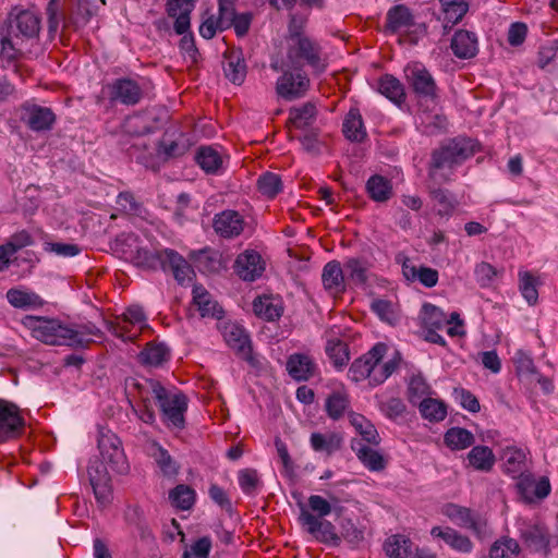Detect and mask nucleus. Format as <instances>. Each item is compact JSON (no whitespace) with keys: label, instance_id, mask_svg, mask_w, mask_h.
I'll list each match as a JSON object with an SVG mask.
<instances>
[{"label":"nucleus","instance_id":"f257e3e1","mask_svg":"<svg viewBox=\"0 0 558 558\" xmlns=\"http://www.w3.org/2000/svg\"><path fill=\"white\" fill-rule=\"evenodd\" d=\"M22 323L33 338L48 345H85L89 337L100 335L92 324L73 328L59 319L41 316H26Z\"/></svg>","mask_w":558,"mask_h":558},{"label":"nucleus","instance_id":"f03ea898","mask_svg":"<svg viewBox=\"0 0 558 558\" xmlns=\"http://www.w3.org/2000/svg\"><path fill=\"white\" fill-rule=\"evenodd\" d=\"M306 19L293 15L289 24L286 38L287 56L286 66L302 69L311 66L315 72L320 73L327 68V58L320 45L304 32Z\"/></svg>","mask_w":558,"mask_h":558},{"label":"nucleus","instance_id":"7ed1b4c3","mask_svg":"<svg viewBox=\"0 0 558 558\" xmlns=\"http://www.w3.org/2000/svg\"><path fill=\"white\" fill-rule=\"evenodd\" d=\"M388 347L378 342L351 364L348 376L354 383L367 380L369 386L383 384L398 367L396 357H386Z\"/></svg>","mask_w":558,"mask_h":558},{"label":"nucleus","instance_id":"20e7f679","mask_svg":"<svg viewBox=\"0 0 558 558\" xmlns=\"http://www.w3.org/2000/svg\"><path fill=\"white\" fill-rule=\"evenodd\" d=\"M478 149L477 142L471 138L458 137L449 141L433 151L428 169L429 178L438 184L448 182L453 167L472 157Z\"/></svg>","mask_w":558,"mask_h":558},{"label":"nucleus","instance_id":"39448f33","mask_svg":"<svg viewBox=\"0 0 558 558\" xmlns=\"http://www.w3.org/2000/svg\"><path fill=\"white\" fill-rule=\"evenodd\" d=\"M146 385L148 391L158 401L165 422L168 425L182 428L184 412L187 409L186 397L181 392L167 389L157 380L149 379Z\"/></svg>","mask_w":558,"mask_h":558},{"label":"nucleus","instance_id":"423d86ee","mask_svg":"<svg viewBox=\"0 0 558 558\" xmlns=\"http://www.w3.org/2000/svg\"><path fill=\"white\" fill-rule=\"evenodd\" d=\"M106 326L116 337L133 341L148 327L147 316L140 305H131L113 320H106Z\"/></svg>","mask_w":558,"mask_h":558},{"label":"nucleus","instance_id":"0eeeda50","mask_svg":"<svg viewBox=\"0 0 558 558\" xmlns=\"http://www.w3.org/2000/svg\"><path fill=\"white\" fill-rule=\"evenodd\" d=\"M284 62L281 64L278 62L271 63V69L282 71V74L278 77L276 83V93L287 100H293L304 96L310 87V78L301 69H295V72H291L284 70Z\"/></svg>","mask_w":558,"mask_h":558},{"label":"nucleus","instance_id":"6e6552de","mask_svg":"<svg viewBox=\"0 0 558 558\" xmlns=\"http://www.w3.org/2000/svg\"><path fill=\"white\" fill-rule=\"evenodd\" d=\"M156 268L160 267L163 271L171 272L177 282L181 286L190 284L195 272L187 260L178 252L171 248H163L155 252Z\"/></svg>","mask_w":558,"mask_h":558},{"label":"nucleus","instance_id":"1a4fd4ad","mask_svg":"<svg viewBox=\"0 0 558 558\" xmlns=\"http://www.w3.org/2000/svg\"><path fill=\"white\" fill-rule=\"evenodd\" d=\"M116 250L120 252L126 260L132 262L138 267L146 269H156L155 253L143 248L140 239L134 233H122L116 240Z\"/></svg>","mask_w":558,"mask_h":558},{"label":"nucleus","instance_id":"9d476101","mask_svg":"<svg viewBox=\"0 0 558 558\" xmlns=\"http://www.w3.org/2000/svg\"><path fill=\"white\" fill-rule=\"evenodd\" d=\"M25 428L23 410L0 398V444L20 437Z\"/></svg>","mask_w":558,"mask_h":558},{"label":"nucleus","instance_id":"9b49d317","mask_svg":"<svg viewBox=\"0 0 558 558\" xmlns=\"http://www.w3.org/2000/svg\"><path fill=\"white\" fill-rule=\"evenodd\" d=\"M98 449L104 462L108 463L113 471L124 473L128 470V462L121 447V441L111 430L99 429Z\"/></svg>","mask_w":558,"mask_h":558},{"label":"nucleus","instance_id":"f8f14e48","mask_svg":"<svg viewBox=\"0 0 558 558\" xmlns=\"http://www.w3.org/2000/svg\"><path fill=\"white\" fill-rule=\"evenodd\" d=\"M441 513L453 524L470 530L478 538L484 537L487 532L486 521L475 515L470 508L447 504L441 508Z\"/></svg>","mask_w":558,"mask_h":558},{"label":"nucleus","instance_id":"ddd939ff","mask_svg":"<svg viewBox=\"0 0 558 558\" xmlns=\"http://www.w3.org/2000/svg\"><path fill=\"white\" fill-rule=\"evenodd\" d=\"M414 28V37H411V43H415L417 36L425 34L426 27L424 24L415 22L414 14L410 8L404 4H397L390 8L386 15V28L392 33H400Z\"/></svg>","mask_w":558,"mask_h":558},{"label":"nucleus","instance_id":"4468645a","mask_svg":"<svg viewBox=\"0 0 558 558\" xmlns=\"http://www.w3.org/2000/svg\"><path fill=\"white\" fill-rule=\"evenodd\" d=\"M10 25V35H13L15 39L20 36L25 38H33L38 35L40 29V16L34 10H21L14 8L8 17Z\"/></svg>","mask_w":558,"mask_h":558},{"label":"nucleus","instance_id":"2eb2a0df","mask_svg":"<svg viewBox=\"0 0 558 558\" xmlns=\"http://www.w3.org/2000/svg\"><path fill=\"white\" fill-rule=\"evenodd\" d=\"M226 343L235 351V353L250 364H254L255 360L252 354V347L245 330L235 323H223L219 326Z\"/></svg>","mask_w":558,"mask_h":558},{"label":"nucleus","instance_id":"dca6fc26","mask_svg":"<svg viewBox=\"0 0 558 558\" xmlns=\"http://www.w3.org/2000/svg\"><path fill=\"white\" fill-rule=\"evenodd\" d=\"M110 101L134 106L143 98L140 84L131 78H117L106 86Z\"/></svg>","mask_w":558,"mask_h":558},{"label":"nucleus","instance_id":"f3484780","mask_svg":"<svg viewBox=\"0 0 558 558\" xmlns=\"http://www.w3.org/2000/svg\"><path fill=\"white\" fill-rule=\"evenodd\" d=\"M405 77L413 90L425 97H433L436 84L427 69L418 62L410 63L404 69Z\"/></svg>","mask_w":558,"mask_h":558},{"label":"nucleus","instance_id":"a211bd4d","mask_svg":"<svg viewBox=\"0 0 558 558\" xmlns=\"http://www.w3.org/2000/svg\"><path fill=\"white\" fill-rule=\"evenodd\" d=\"M430 535L434 538L441 539L449 548L459 554L470 555L474 550L472 539L451 526H434L430 530Z\"/></svg>","mask_w":558,"mask_h":558},{"label":"nucleus","instance_id":"6ab92c4d","mask_svg":"<svg viewBox=\"0 0 558 558\" xmlns=\"http://www.w3.org/2000/svg\"><path fill=\"white\" fill-rule=\"evenodd\" d=\"M265 270V262L259 253L254 250H246L239 254L234 263V271L245 281H254Z\"/></svg>","mask_w":558,"mask_h":558},{"label":"nucleus","instance_id":"aec40b11","mask_svg":"<svg viewBox=\"0 0 558 558\" xmlns=\"http://www.w3.org/2000/svg\"><path fill=\"white\" fill-rule=\"evenodd\" d=\"M213 227L221 238L232 239L243 232L245 221L240 213L228 209L215 216Z\"/></svg>","mask_w":558,"mask_h":558},{"label":"nucleus","instance_id":"412c9836","mask_svg":"<svg viewBox=\"0 0 558 558\" xmlns=\"http://www.w3.org/2000/svg\"><path fill=\"white\" fill-rule=\"evenodd\" d=\"M87 473L96 498L100 502H106L111 493V478L104 462L98 460L92 461L87 469Z\"/></svg>","mask_w":558,"mask_h":558},{"label":"nucleus","instance_id":"4be33fe9","mask_svg":"<svg viewBox=\"0 0 558 558\" xmlns=\"http://www.w3.org/2000/svg\"><path fill=\"white\" fill-rule=\"evenodd\" d=\"M288 374L298 381H306L317 373V365L307 353L291 354L286 364Z\"/></svg>","mask_w":558,"mask_h":558},{"label":"nucleus","instance_id":"5701e85b","mask_svg":"<svg viewBox=\"0 0 558 558\" xmlns=\"http://www.w3.org/2000/svg\"><path fill=\"white\" fill-rule=\"evenodd\" d=\"M23 109L25 111V122L31 130L40 132L52 129L56 114L50 108L26 104Z\"/></svg>","mask_w":558,"mask_h":558},{"label":"nucleus","instance_id":"b1692460","mask_svg":"<svg viewBox=\"0 0 558 558\" xmlns=\"http://www.w3.org/2000/svg\"><path fill=\"white\" fill-rule=\"evenodd\" d=\"M193 305L202 317L220 319L223 314L222 307L214 300L213 295L202 286L193 288Z\"/></svg>","mask_w":558,"mask_h":558},{"label":"nucleus","instance_id":"393cba45","mask_svg":"<svg viewBox=\"0 0 558 558\" xmlns=\"http://www.w3.org/2000/svg\"><path fill=\"white\" fill-rule=\"evenodd\" d=\"M415 546L409 536L392 534L385 539L383 550L389 558H411L415 553Z\"/></svg>","mask_w":558,"mask_h":558},{"label":"nucleus","instance_id":"a878e982","mask_svg":"<svg viewBox=\"0 0 558 558\" xmlns=\"http://www.w3.org/2000/svg\"><path fill=\"white\" fill-rule=\"evenodd\" d=\"M349 407L350 396L343 385L330 392L325 400V411L333 421L341 418Z\"/></svg>","mask_w":558,"mask_h":558},{"label":"nucleus","instance_id":"bb28decb","mask_svg":"<svg viewBox=\"0 0 558 558\" xmlns=\"http://www.w3.org/2000/svg\"><path fill=\"white\" fill-rule=\"evenodd\" d=\"M253 310L258 317L274 322L283 314V303L280 298L263 295L253 302Z\"/></svg>","mask_w":558,"mask_h":558},{"label":"nucleus","instance_id":"cd10ccee","mask_svg":"<svg viewBox=\"0 0 558 558\" xmlns=\"http://www.w3.org/2000/svg\"><path fill=\"white\" fill-rule=\"evenodd\" d=\"M322 281L325 290L331 295H337L344 291V276L339 262L331 260L324 266Z\"/></svg>","mask_w":558,"mask_h":558},{"label":"nucleus","instance_id":"c85d7f7f","mask_svg":"<svg viewBox=\"0 0 558 558\" xmlns=\"http://www.w3.org/2000/svg\"><path fill=\"white\" fill-rule=\"evenodd\" d=\"M342 437L335 432L313 433L310 437V444L314 451L331 456L342 447Z\"/></svg>","mask_w":558,"mask_h":558},{"label":"nucleus","instance_id":"c756f323","mask_svg":"<svg viewBox=\"0 0 558 558\" xmlns=\"http://www.w3.org/2000/svg\"><path fill=\"white\" fill-rule=\"evenodd\" d=\"M453 53L461 59L472 58L477 52V38L474 33L469 31H458L451 40Z\"/></svg>","mask_w":558,"mask_h":558},{"label":"nucleus","instance_id":"7c9ffc66","mask_svg":"<svg viewBox=\"0 0 558 558\" xmlns=\"http://www.w3.org/2000/svg\"><path fill=\"white\" fill-rule=\"evenodd\" d=\"M148 454L154 459L161 474L167 477H174L179 472V464L158 442H151L148 448Z\"/></svg>","mask_w":558,"mask_h":558},{"label":"nucleus","instance_id":"2f4dec72","mask_svg":"<svg viewBox=\"0 0 558 558\" xmlns=\"http://www.w3.org/2000/svg\"><path fill=\"white\" fill-rule=\"evenodd\" d=\"M440 19L445 23V27L458 24L469 11V2L466 0H439Z\"/></svg>","mask_w":558,"mask_h":558},{"label":"nucleus","instance_id":"473e14b6","mask_svg":"<svg viewBox=\"0 0 558 558\" xmlns=\"http://www.w3.org/2000/svg\"><path fill=\"white\" fill-rule=\"evenodd\" d=\"M501 460L504 461V470L512 477L522 475L525 471V452L522 449L507 447L502 451Z\"/></svg>","mask_w":558,"mask_h":558},{"label":"nucleus","instance_id":"72a5a7b5","mask_svg":"<svg viewBox=\"0 0 558 558\" xmlns=\"http://www.w3.org/2000/svg\"><path fill=\"white\" fill-rule=\"evenodd\" d=\"M9 303L16 308H38L44 305L43 299L35 292L14 288L7 292Z\"/></svg>","mask_w":558,"mask_h":558},{"label":"nucleus","instance_id":"f704fd0d","mask_svg":"<svg viewBox=\"0 0 558 558\" xmlns=\"http://www.w3.org/2000/svg\"><path fill=\"white\" fill-rule=\"evenodd\" d=\"M142 364L150 367L161 366L169 359V350L162 343L149 342L138 355Z\"/></svg>","mask_w":558,"mask_h":558},{"label":"nucleus","instance_id":"c9c22d12","mask_svg":"<svg viewBox=\"0 0 558 558\" xmlns=\"http://www.w3.org/2000/svg\"><path fill=\"white\" fill-rule=\"evenodd\" d=\"M469 465L482 472H489L495 464V454L487 446H474L468 453Z\"/></svg>","mask_w":558,"mask_h":558},{"label":"nucleus","instance_id":"e433bc0d","mask_svg":"<svg viewBox=\"0 0 558 558\" xmlns=\"http://www.w3.org/2000/svg\"><path fill=\"white\" fill-rule=\"evenodd\" d=\"M322 517L315 515L308 509L302 507L300 521L308 533L314 535L316 538L326 537L330 534L332 525L329 522L323 521Z\"/></svg>","mask_w":558,"mask_h":558},{"label":"nucleus","instance_id":"4c0bfd02","mask_svg":"<svg viewBox=\"0 0 558 558\" xmlns=\"http://www.w3.org/2000/svg\"><path fill=\"white\" fill-rule=\"evenodd\" d=\"M474 441V435L462 427H451L444 435L445 445L453 451L464 450L471 447Z\"/></svg>","mask_w":558,"mask_h":558},{"label":"nucleus","instance_id":"58836bf2","mask_svg":"<svg viewBox=\"0 0 558 558\" xmlns=\"http://www.w3.org/2000/svg\"><path fill=\"white\" fill-rule=\"evenodd\" d=\"M196 161L207 173H216L223 165V156L211 146H203L198 149Z\"/></svg>","mask_w":558,"mask_h":558},{"label":"nucleus","instance_id":"ea45409f","mask_svg":"<svg viewBox=\"0 0 558 558\" xmlns=\"http://www.w3.org/2000/svg\"><path fill=\"white\" fill-rule=\"evenodd\" d=\"M343 134L350 141L361 142L366 131L363 124L362 116L355 108L350 109L343 121Z\"/></svg>","mask_w":558,"mask_h":558},{"label":"nucleus","instance_id":"a19ab883","mask_svg":"<svg viewBox=\"0 0 558 558\" xmlns=\"http://www.w3.org/2000/svg\"><path fill=\"white\" fill-rule=\"evenodd\" d=\"M316 119V107L313 104H303L300 107L290 109L289 124L302 130L314 123Z\"/></svg>","mask_w":558,"mask_h":558},{"label":"nucleus","instance_id":"79ce46f5","mask_svg":"<svg viewBox=\"0 0 558 558\" xmlns=\"http://www.w3.org/2000/svg\"><path fill=\"white\" fill-rule=\"evenodd\" d=\"M378 90L395 104H401L405 98L404 88L401 82L389 74L379 78Z\"/></svg>","mask_w":558,"mask_h":558},{"label":"nucleus","instance_id":"37998d69","mask_svg":"<svg viewBox=\"0 0 558 558\" xmlns=\"http://www.w3.org/2000/svg\"><path fill=\"white\" fill-rule=\"evenodd\" d=\"M325 350L332 365L338 369H342L350 361L348 344L340 339H328Z\"/></svg>","mask_w":558,"mask_h":558},{"label":"nucleus","instance_id":"c03bdc74","mask_svg":"<svg viewBox=\"0 0 558 558\" xmlns=\"http://www.w3.org/2000/svg\"><path fill=\"white\" fill-rule=\"evenodd\" d=\"M421 415L429 422H441L447 416V405L442 400L425 398L418 404Z\"/></svg>","mask_w":558,"mask_h":558},{"label":"nucleus","instance_id":"a18cd8bd","mask_svg":"<svg viewBox=\"0 0 558 558\" xmlns=\"http://www.w3.org/2000/svg\"><path fill=\"white\" fill-rule=\"evenodd\" d=\"M349 421L356 433H359L365 441L373 445H377L379 442L377 429L364 415L352 412L349 414Z\"/></svg>","mask_w":558,"mask_h":558},{"label":"nucleus","instance_id":"49530a36","mask_svg":"<svg viewBox=\"0 0 558 558\" xmlns=\"http://www.w3.org/2000/svg\"><path fill=\"white\" fill-rule=\"evenodd\" d=\"M353 449L356 451L359 460L369 471L378 472L385 469L386 460L377 450L362 444L353 447Z\"/></svg>","mask_w":558,"mask_h":558},{"label":"nucleus","instance_id":"de8ad7c7","mask_svg":"<svg viewBox=\"0 0 558 558\" xmlns=\"http://www.w3.org/2000/svg\"><path fill=\"white\" fill-rule=\"evenodd\" d=\"M225 74L234 84H242L246 75V65L239 52L226 56Z\"/></svg>","mask_w":558,"mask_h":558},{"label":"nucleus","instance_id":"09e8293b","mask_svg":"<svg viewBox=\"0 0 558 558\" xmlns=\"http://www.w3.org/2000/svg\"><path fill=\"white\" fill-rule=\"evenodd\" d=\"M367 192L375 202H387L392 195V185L381 175H373L367 181Z\"/></svg>","mask_w":558,"mask_h":558},{"label":"nucleus","instance_id":"8fccbe9b","mask_svg":"<svg viewBox=\"0 0 558 558\" xmlns=\"http://www.w3.org/2000/svg\"><path fill=\"white\" fill-rule=\"evenodd\" d=\"M522 537L534 550L545 549L549 542L548 532L542 524L527 525L522 531Z\"/></svg>","mask_w":558,"mask_h":558},{"label":"nucleus","instance_id":"3c124183","mask_svg":"<svg viewBox=\"0 0 558 558\" xmlns=\"http://www.w3.org/2000/svg\"><path fill=\"white\" fill-rule=\"evenodd\" d=\"M232 25V20L218 14H211L203 21L199 26V34L205 39H211L217 32H222Z\"/></svg>","mask_w":558,"mask_h":558},{"label":"nucleus","instance_id":"603ef678","mask_svg":"<svg viewBox=\"0 0 558 558\" xmlns=\"http://www.w3.org/2000/svg\"><path fill=\"white\" fill-rule=\"evenodd\" d=\"M538 283L537 278L530 271H519V290L530 305H535L538 301Z\"/></svg>","mask_w":558,"mask_h":558},{"label":"nucleus","instance_id":"864d4df0","mask_svg":"<svg viewBox=\"0 0 558 558\" xmlns=\"http://www.w3.org/2000/svg\"><path fill=\"white\" fill-rule=\"evenodd\" d=\"M420 317L427 330L441 329L447 322L444 312L433 304H424Z\"/></svg>","mask_w":558,"mask_h":558},{"label":"nucleus","instance_id":"5fc2aeb1","mask_svg":"<svg viewBox=\"0 0 558 558\" xmlns=\"http://www.w3.org/2000/svg\"><path fill=\"white\" fill-rule=\"evenodd\" d=\"M432 389L426 380L421 375L412 376L408 386V398L412 404H420V402L429 398Z\"/></svg>","mask_w":558,"mask_h":558},{"label":"nucleus","instance_id":"6e6d98bb","mask_svg":"<svg viewBox=\"0 0 558 558\" xmlns=\"http://www.w3.org/2000/svg\"><path fill=\"white\" fill-rule=\"evenodd\" d=\"M169 498L178 509L189 510L194 505L195 492L186 485H178L170 492Z\"/></svg>","mask_w":558,"mask_h":558},{"label":"nucleus","instance_id":"4d7b16f0","mask_svg":"<svg viewBox=\"0 0 558 558\" xmlns=\"http://www.w3.org/2000/svg\"><path fill=\"white\" fill-rule=\"evenodd\" d=\"M258 191L268 198H274L282 190V181L279 174L265 172L257 180Z\"/></svg>","mask_w":558,"mask_h":558},{"label":"nucleus","instance_id":"13d9d810","mask_svg":"<svg viewBox=\"0 0 558 558\" xmlns=\"http://www.w3.org/2000/svg\"><path fill=\"white\" fill-rule=\"evenodd\" d=\"M430 197L438 206L437 214L440 216H450L457 206L456 201L447 190H432Z\"/></svg>","mask_w":558,"mask_h":558},{"label":"nucleus","instance_id":"bf43d9fd","mask_svg":"<svg viewBox=\"0 0 558 558\" xmlns=\"http://www.w3.org/2000/svg\"><path fill=\"white\" fill-rule=\"evenodd\" d=\"M344 268L349 274L350 279L357 284H363L367 280V267L365 263L360 259L351 258L347 260Z\"/></svg>","mask_w":558,"mask_h":558},{"label":"nucleus","instance_id":"052dcab7","mask_svg":"<svg viewBox=\"0 0 558 558\" xmlns=\"http://www.w3.org/2000/svg\"><path fill=\"white\" fill-rule=\"evenodd\" d=\"M379 407L381 412L391 420H396L402 416L407 410L404 402L400 398L380 400Z\"/></svg>","mask_w":558,"mask_h":558},{"label":"nucleus","instance_id":"680f3d73","mask_svg":"<svg viewBox=\"0 0 558 558\" xmlns=\"http://www.w3.org/2000/svg\"><path fill=\"white\" fill-rule=\"evenodd\" d=\"M211 539L204 536L194 542L189 550H185L183 558H209Z\"/></svg>","mask_w":558,"mask_h":558},{"label":"nucleus","instance_id":"e2e57ef3","mask_svg":"<svg viewBox=\"0 0 558 558\" xmlns=\"http://www.w3.org/2000/svg\"><path fill=\"white\" fill-rule=\"evenodd\" d=\"M15 254L22 248L34 244V238L27 230H20L13 233L4 243Z\"/></svg>","mask_w":558,"mask_h":558},{"label":"nucleus","instance_id":"0e129e2a","mask_svg":"<svg viewBox=\"0 0 558 558\" xmlns=\"http://www.w3.org/2000/svg\"><path fill=\"white\" fill-rule=\"evenodd\" d=\"M372 310L385 322L392 323L397 318L396 306L390 301L374 300L372 302Z\"/></svg>","mask_w":558,"mask_h":558},{"label":"nucleus","instance_id":"69168bd1","mask_svg":"<svg viewBox=\"0 0 558 558\" xmlns=\"http://www.w3.org/2000/svg\"><path fill=\"white\" fill-rule=\"evenodd\" d=\"M453 396L463 409L473 413L480 411L481 407L477 398L469 390L464 388H454Z\"/></svg>","mask_w":558,"mask_h":558},{"label":"nucleus","instance_id":"338daca9","mask_svg":"<svg viewBox=\"0 0 558 558\" xmlns=\"http://www.w3.org/2000/svg\"><path fill=\"white\" fill-rule=\"evenodd\" d=\"M239 484L242 490L246 494L253 493L258 484L259 477L256 470L253 469H244L239 472Z\"/></svg>","mask_w":558,"mask_h":558},{"label":"nucleus","instance_id":"774afa93","mask_svg":"<svg viewBox=\"0 0 558 558\" xmlns=\"http://www.w3.org/2000/svg\"><path fill=\"white\" fill-rule=\"evenodd\" d=\"M474 274L477 282L482 287H487L493 282V280L497 276V270L489 263L482 262L476 265Z\"/></svg>","mask_w":558,"mask_h":558}]
</instances>
